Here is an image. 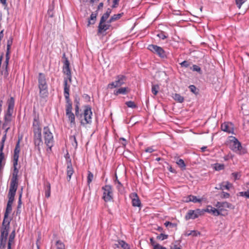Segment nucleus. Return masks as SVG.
<instances>
[{
	"label": "nucleus",
	"mask_w": 249,
	"mask_h": 249,
	"mask_svg": "<svg viewBox=\"0 0 249 249\" xmlns=\"http://www.w3.org/2000/svg\"><path fill=\"white\" fill-rule=\"evenodd\" d=\"M12 42H13V39L12 38H10L7 40L6 53H10V50L11 46L12 44Z\"/></svg>",
	"instance_id": "38"
},
{
	"label": "nucleus",
	"mask_w": 249,
	"mask_h": 249,
	"mask_svg": "<svg viewBox=\"0 0 249 249\" xmlns=\"http://www.w3.org/2000/svg\"><path fill=\"white\" fill-rule=\"evenodd\" d=\"M20 152V147H19V140L18 142L16 144L15 150H14V154L13 156L14 162L13 165L14 168V170H18L17 168V166L18 165V162L19 158V153Z\"/></svg>",
	"instance_id": "12"
},
{
	"label": "nucleus",
	"mask_w": 249,
	"mask_h": 249,
	"mask_svg": "<svg viewBox=\"0 0 249 249\" xmlns=\"http://www.w3.org/2000/svg\"><path fill=\"white\" fill-rule=\"evenodd\" d=\"M224 165L223 164L216 163L214 165V169L216 171L221 170L224 169Z\"/></svg>",
	"instance_id": "39"
},
{
	"label": "nucleus",
	"mask_w": 249,
	"mask_h": 249,
	"mask_svg": "<svg viewBox=\"0 0 249 249\" xmlns=\"http://www.w3.org/2000/svg\"><path fill=\"white\" fill-rule=\"evenodd\" d=\"M190 69L194 71H197L200 74L202 73L201 68L197 65H193L192 67H190Z\"/></svg>",
	"instance_id": "34"
},
{
	"label": "nucleus",
	"mask_w": 249,
	"mask_h": 249,
	"mask_svg": "<svg viewBox=\"0 0 249 249\" xmlns=\"http://www.w3.org/2000/svg\"><path fill=\"white\" fill-rule=\"evenodd\" d=\"M11 116L12 115H9L7 113H6L5 114V117H4L5 122L3 124V127H5L7 124V123L10 122V121L11 120Z\"/></svg>",
	"instance_id": "33"
},
{
	"label": "nucleus",
	"mask_w": 249,
	"mask_h": 249,
	"mask_svg": "<svg viewBox=\"0 0 249 249\" xmlns=\"http://www.w3.org/2000/svg\"><path fill=\"white\" fill-rule=\"evenodd\" d=\"M177 163L178 166H179L181 168H183L184 169L185 167V164L184 163V161L182 159H179L178 160L177 162Z\"/></svg>",
	"instance_id": "44"
},
{
	"label": "nucleus",
	"mask_w": 249,
	"mask_h": 249,
	"mask_svg": "<svg viewBox=\"0 0 249 249\" xmlns=\"http://www.w3.org/2000/svg\"><path fill=\"white\" fill-rule=\"evenodd\" d=\"M56 249H66L64 244L60 240L56 242Z\"/></svg>",
	"instance_id": "35"
},
{
	"label": "nucleus",
	"mask_w": 249,
	"mask_h": 249,
	"mask_svg": "<svg viewBox=\"0 0 249 249\" xmlns=\"http://www.w3.org/2000/svg\"><path fill=\"white\" fill-rule=\"evenodd\" d=\"M97 14L92 13L90 17V19L89 20L88 26H89L90 24H93L96 18Z\"/></svg>",
	"instance_id": "31"
},
{
	"label": "nucleus",
	"mask_w": 249,
	"mask_h": 249,
	"mask_svg": "<svg viewBox=\"0 0 249 249\" xmlns=\"http://www.w3.org/2000/svg\"><path fill=\"white\" fill-rule=\"evenodd\" d=\"M6 137H7V135H5V134H4L2 139H1V140L0 142V151L1 150H3V148H4V142L6 141Z\"/></svg>",
	"instance_id": "37"
},
{
	"label": "nucleus",
	"mask_w": 249,
	"mask_h": 249,
	"mask_svg": "<svg viewBox=\"0 0 249 249\" xmlns=\"http://www.w3.org/2000/svg\"><path fill=\"white\" fill-rule=\"evenodd\" d=\"M93 178V174L91 172L88 171V183L89 184L92 181Z\"/></svg>",
	"instance_id": "47"
},
{
	"label": "nucleus",
	"mask_w": 249,
	"mask_h": 249,
	"mask_svg": "<svg viewBox=\"0 0 249 249\" xmlns=\"http://www.w3.org/2000/svg\"><path fill=\"white\" fill-rule=\"evenodd\" d=\"M34 143L38 151L40 150V146L43 145V142L41 138V129L39 127L38 121L35 119L33 123Z\"/></svg>",
	"instance_id": "1"
},
{
	"label": "nucleus",
	"mask_w": 249,
	"mask_h": 249,
	"mask_svg": "<svg viewBox=\"0 0 249 249\" xmlns=\"http://www.w3.org/2000/svg\"><path fill=\"white\" fill-rule=\"evenodd\" d=\"M72 103H68L66 105V115L70 122L71 126H74L75 124V116L74 114L72 112Z\"/></svg>",
	"instance_id": "8"
},
{
	"label": "nucleus",
	"mask_w": 249,
	"mask_h": 249,
	"mask_svg": "<svg viewBox=\"0 0 249 249\" xmlns=\"http://www.w3.org/2000/svg\"><path fill=\"white\" fill-rule=\"evenodd\" d=\"M126 80V77L123 75H119L114 82H113L108 85V87L110 89L115 88L121 87L123 85Z\"/></svg>",
	"instance_id": "7"
},
{
	"label": "nucleus",
	"mask_w": 249,
	"mask_h": 249,
	"mask_svg": "<svg viewBox=\"0 0 249 249\" xmlns=\"http://www.w3.org/2000/svg\"><path fill=\"white\" fill-rule=\"evenodd\" d=\"M168 235L163 233H160L159 235L157 236V238L159 240H163L168 238Z\"/></svg>",
	"instance_id": "46"
},
{
	"label": "nucleus",
	"mask_w": 249,
	"mask_h": 249,
	"mask_svg": "<svg viewBox=\"0 0 249 249\" xmlns=\"http://www.w3.org/2000/svg\"><path fill=\"white\" fill-rule=\"evenodd\" d=\"M148 49L154 53H157L160 57L164 58L166 56L163 49L157 45L151 44L148 47Z\"/></svg>",
	"instance_id": "9"
},
{
	"label": "nucleus",
	"mask_w": 249,
	"mask_h": 249,
	"mask_svg": "<svg viewBox=\"0 0 249 249\" xmlns=\"http://www.w3.org/2000/svg\"><path fill=\"white\" fill-rule=\"evenodd\" d=\"M15 195L14 194H8V204H13V202L14 200V198H15Z\"/></svg>",
	"instance_id": "43"
},
{
	"label": "nucleus",
	"mask_w": 249,
	"mask_h": 249,
	"mask_svg": "<svg viewBox=\"0 0 249 249\" xmlns=\"http://www.w3.org/2000/svg\"><path fill=\"white\" fill-rule=\"evenodd\" d=\"M201 214V211L199 209L196 210H189L185 216V219L189 220L190 219H194L197 218L199 215Z\"/></svg>",
	"instance_id": "13"
},
{
	"label": "nucleus",
	"mask_w": 249,
	"mask_h": 249,
	"mask_svg": "<svg viewBox=\"0 0 249 249\" xmlns=\"http://www.w3.org/2000/svg\"><path fill=\"white\" fill-rule=\"evenodd\" d=\"M69 91H70V86L68 85L67 80L66 79H65L64 80V96L66 99V100L67 104L71 103V102L70 101V97H69V96H70Z\"/></svg>",
	"instance_id": "16"
},
{
	"label": "nucleus",
	"mask_w": 249,
	"mask_h": 249,
	"mask_svg": "<svg viewBox=\"0 0 249 249\" xmlns=\"http://www.w3.org/2000/svg\"><path fill=\"white\" fill-rule=\"evenodd\" d=\"M189 88L191 91H192L194 93H196V88L194 85H191L189 86Z\"/></svg>",
	"instance_id": "58"
},
{
	"label": "nucleus",
	"mask_w": 249,
	"mask_h": 249,
	"mask_svg": "<svg viewBox=\"0 0 249 249\" xmlns=\"http://www.w3.org/2000/svg\"><path fill=\"white\" fill-rule=\"evenodd\" d=\"M115 183H117V187L118 189H120L122 187V185L121 183L118 180L117 176L116 175V179L115 180Z\"/></svg>",
	"instance_id": "56"
},
{
	"label": "nucleus",
	"mask_w": 249,
	"mask_h": 249,
	"mask_svg": "<svg viewBox=\"0 0 249 249\" xmlns=\"http://www.w3.org/2000/svg\"><path fill=\"white\" fill-rule=\"evenodd\" d=\"M226 184L225 185L223 184H220L219 187H215V188L221 190H223L224 189L229 190L230 188L232 187V184L228 181L226 182Z\"/></svg>",
	"instance_id": "27"
},
{
	"label": "nucleus",
	"mask_w": 249,
	"mask_h": 249,
	"mask_svg": "<svg viewBox=\"0 0 249 249\" xmlns=\"http://www.w3.org/2000/svg\"><path fill=\"white\" fill-rule=\"evenodd\" d=\"M74 172L73 169L72 168L71 161L70 160L69 162L67 163V179L68 181H70L71 179V177Z\"/></svg>",
	"instance_id": "20"
},
{
	"label": "nucleus",
	"mask_w": 249,
	"mask_h": 249,
	"mask_svg": "<svg viewBox=\"0 0 249 249\" xmlns=\"http://www.w3.org/2000/svg\"><path fill=\"white\" fill-rule=\"evenodd\" d=\"M9 54H10V53H6V60H5V62L6 63V66H7V65H8L9 60L10 59Z\"/></svg>",
	"instance_id": "61"
},
{
	"label": "nucleus",
	"mask_w": 249,
	"mask_h": 249,
	"mask_svg": "<svg viewBox=\"0 0 249 249\" xmlns=\"http://www.w3.org/2000/svg\"><path fill=\"white\" fill-rule=\"evenodd\" d=\"M186 201L187 202H193L194 203H197V202H201L202 201V199L197 198L196 197V196L190 195L187 197Z\"/></svg>",
	"instance_id": "25"
},
{
	"label": "nucleus",
	"mask_w": 249,
	"mask_h": 249,
	"mask_svg": "<svg viewBox=\"0 0 249 249\" xmlns=\"http://www.w3.org/2000/svg\"><path fill=\"white\" fill-rule=\"evenodd\" d=\"M6 222H7V224H5L6 223H4V221L3 220L2 228L0 231V238L7 239V236L8 235L10 228V221H7Z\"/></svg>",
	"instance_id": "11"
},
{
	"label": "nucleus",
	"mask_w": 249,
	"mask_h": 249,
	"mask_svg": "<svg viewBox=\"0 0 249 249\" xmlns=\"http://www.w3.org/2000/svg\"><path fill=\"white\" fill-rule=\"evenodd\" d=\"M18 170H14V173H13L12 177L11 178V180L10 184V189L8 192L9 194H16L18 186Z\"/></svg>",
	"instance_id": "5"
},
{
	"label": "nucleus",
	"mask_w": 249,
	"mask_h": 249,
	"mask_svg": "<svg viewBox=\"0 0 249 249\" xmlns=\"http://www.w3.org/2000/svg\"><path fill=\"white\" fill-rule=\"evenodd\" d=\"M12 204H8V203L7 204V207H6V211L4 213V218H3L4 223H6V222L7 221H8L7 220V218H8L9 214L12 211Z\"/></svg>",
	"instance_id": "24"
},
{
	"label": "nucleus",
	"mask_w": 249,
	"mask_h": 249,
	"mask_svg": "<svg viewBox=\"0 0 249 249\" xmlns=\"http://www.w3.org/2000/svg\"><path fill=\"white\" fill-rule=\"evenodd\" d=\"M111 12V10L110 8H108L106 13L101 17L100 20H102V22H105L108 18Z\"/></svg>",
	"instance_id": "26"
},
{
	"label": "nucleus",
	"mask_w": 249,
	"mask_h": 249,
	"mask_svg": "<svg viewBox=\"0 0 249 249\" xmlns=\"http://www.w3.org/2000/svg\"><path fill=\"white\" fill-rule=\"evenodd\" d=\"M70 140L72 142V144L73 146L76 147L77 146V142L75 135L71 136L70 137Z\"/></svg>",
	"instance_id": "40"
},
{
	"label": "nucleus",
	"mask_w": 249,
	"mask_h": 249,
	"mask_svg": "<svg viewBox=\"0 0 249 249\" xmlns=\"http://www.w3.org/2000/svg\"><path fill=\"white\" fill-rule=\"evenodd\" d=\"M15 230H13L10 234L8 243H10L11 244H12L15 237Z\"/></svg>",
	"instance_id": "36"
},
{
	"label": "nucleus",
	"mask_w": 249,
	"mask_h": 249,
	"mask_svg": "<svg viewBox=\"0 0 249 249\" xmlns=\"http://www.w3.org/2000/svg\"><path fill=\"white\" fill-rule=\"evenodd\" d=\"M159 89L160 87L158 85L153 84L152 85L151 91L154 95H156L158 94Z\"/></svg>",
	"instance_id": "32"
},
{
	"label": "nucleus",
	"mask_w": 249,
	"mask_h": 249,
	"mask_svg": "<svg viewBox=\"0 0 249 249\" xmlns=\"http://www.w3.org/2000/svg\"><path fill=\"white\" fill-rule=\"evenodd\" d=\"M127 88H121L114 91L115 95H118L120 94H125L127 92Z\"/></svg>",
	"instance_id": "28"
},
{
	"label": "nucleus",
	"mask_w": 249,
	"mask_h": 249,
	"mask_svg": "<svg viewBox=\"0 0 249 249\" xmlns=\"http://www.w3.org/2000/svg\"><path fill=\"white\" fill-rule=\"evenodd\" d=\"M7 239L0 238V249H4L6 246Z\"/></svg>",
	"instance_id": "42"
},
{
	"label": "nucleus",
	"mask_w": 249,
	"mask_h": 249,
	"mask_svg": "<svg viewBox=\"0 0 249 249\" xmlns=\"http://www.w3.org/2000/svg\"><path fill=\"white\" fill-rule=\"evenodd\" d=\"M92 112L90 107H87L84 110V120L81 121V124L85 125L91 123Z\"/></svg>",
	"instance_id": "10"
},
{
	"label": "nucleus",
	"mask_w": 249,
	"mask_h": 249,
	"mask_svg": "<svg viewBox=\"0 0 249 249\" xmlns=\"http://www.w3.org/2000/svg\"><path fill=\"white\" fill-rule=\"evenodd\" d=\"M38 81L40 96L42 98H45L48 95V86L45 75L42 73H39Z\"/></svg>",
	"instance_id": "3"
},
{
	"label": "nucleus",
	"mask_w": 249,
	"mask_h": 249,
	"mask_svg": "<svg viewBox=\"0 0 249 249\" xmlns=\"http://www.w3.org/2000/svg\"><path fill=\"white\" fill-rule=\"evenodd\" d=\"M130 197L132 199V204L133 206L140 207L141 206V203L140 200L136 193H131L130 195Z\"/></svg>",
	"instance_id": "15"
},
{
	"label": "nucleus",
	"mask_w": 249,
	"mask_h": 249,
	"mask_svg": "<svg viewBox=\"0 0 249 249\" xmlns=\"http://www.w3.org/2000/svg\"><path fill=\"white\" fill-rule=\"evenodd\" d=\"M240 196H245L247 198H249V189L246 192H241L239 193Z\"/></svg>",
	"instance_id": "51"
},
{
	"label": "nucleus",
	"mask_w": 249,
	"mask_h": 249,
	"mask_svg": "<svg viewBox=\"0 0 249 249\" xmlns=\"http://www.w3.org/2000/svg\"><path fill=\"white\" fill-rule=\"evenodd\" d=\"M121 17H122V14H121L114 15L113 16H112L111 17V20H112L114 21L120 18Z\"/></svg>",
	"instance_id": "50"
},
{
	"label": "nucleus",
	"mask_w": 249,
	"mask_h": 249,
	"mask_svg": "<svg viewBox=\"0 0 249 249\" xmlns=\"http://www.w3.org/2000/svg\"><path fill=\"white\" fill-rule=\"evenodd\" d=\"M230 196V195L229 193L224 192H222V193L220 195V197L221 198H229Z\"/></svg>",
	"instance_id": "53"
},
{
	"label": "nucleus",
	"mask_w": 249,
	"mask_h": 249,
	"mask_svg": "<svg viewBox=\"0 0 249 249\" xmlns=\"http://www.w3.org/2000/svg\"><path fill=\"white\" fill-rule=\"evenodd\" d=\"M229 147L234 152L239 155H243L247 153L241 142L234 137H231L229 142Z\"/></svg>",
	"instance_id": "2"
},
{
	"label": "nucleus",
	"mask_w": 249,
	"mask_h": 249,
	"mask_svg": "<svg viewBox=\"0 0 249 249\" xmlns=\"http://www.w3.org/2000/svg\"><path fill=\"white\" fill-rule=\"evenodd\" d=\"M105 22H102V20H100L98 26V33H102L103 31H106L109 28L110 25L106 24Z\"/></svg>",
	"instance_id": "19"
},
{
	"label": "nucleus",
	"mask_w": 249,
	"mask_h": 249,
	"mask_svg": "<svg viewBox=\"0 0 249 249\" xmlns=\"http://www.w3.org/2000/svg\"><path fill=\"white\" fill-rule=\"evenodd\" d=\"M119 0H113V4L112 6V8H115L117 7V5H118Z\"/></svg>",
	"instance_id": "63"
},
{
	"label": "nucleus",
	"mask_w": 249,
	"mask_h": 249,
	"mask_svg": "<svg viewBox=\"0 0 249 249\" xmlns=\"http://www.w3.org/2000/svg\"><path fill=\"white\" fill-rule=\"evenodd\" d=\"M155 150H154L153 148V147H149L145 149V151L147 153H152L153 152L155 151Z\"/></svg>",
	"instance_id": "59"
},
{
	"label": "nucleus",
	"mask_w": 249,
	"mask_h": 249,
	"mask_svg": "<svg viewBox=\"0 0 249 249\" xmlns=\"http://www.w3.org/2000/svg\"><path fill=\"white\" fill-rule=\"evenodd\" d=\"M45 196L49 198L51 195V184L48 181L44 183Z\"/></svg>",
	"instance_id": "23"
},
{
	"label": "nucleus",
	"mask_w": 249,
	"mask_h": 249,
	"mask_svg": "<svg viewBox=\"0 0 249 249\" xmlns=\"http://www.w3.org/2000/svg\"><path fill=\"white\" fill-rule=\"evenodd\" d=\"M63 72L64 73H65L67 76L68 78L70 80V81H71V70L70 68V63L67 59H66L64 62V66L63 67Z\"/></svg>",
	"instance_id": "18"
},
{
	"label": "nucleus",
	"mask_w": 249,
	"mask_h": 249,
	"mask_svg": "<svg viewBox=\"0 0 249 249\" xmlns=\"http://www.w3.org/2000/svg\"><path fill=\"white\" fill-rule=\"evenodd\" d=\"M221 130L228 133H233V128L231 123H224L221 125Z\"/></svg>",
	"instance_id": "14"
},
{
	"label": "nucleus",
	"mask_w": 249,
	"mask_h": 249,
	"mask_svg": "<svg viewBox=\"0 0 249 249\" xmlns=\"http://www.w3.org/2000/svg\"><path fill=\"white\" fill-rule=\"evenodd\" d=\"M215 206L218 208L220 212L225 210L227 208H231L232 205L227 202H217Z\"/></svg>",
	"instance_id": "17"
},
{
	"label": "nucleus",
	"mask_w": 249,
	"mask_h": 249,
	"mask_svg": "<svg viewBox=\"0 0 249 249\" xmlns=\"http://www.w3.org/2000/svg\"><path fill=\"white\" fill-rule=\"evenodd\" d=\"M190 64H191V63L187 61H184L180 64V65H181V66L182 67H185V68L188 67L189 66H190Z\"/></svg>",
	"instance_id": "52"
},
{
	"label": "nucleus",
	"mask_w": 249,
	"mask_h": 249,
	"mask_svg": "<svg viewBox=\"0 0 249 249\" xmlns=\"http://www.w3.org/2000/svg\"><path fill=\"white\" fill-rule=\"evenodd\" d=\"M185 235L187 236H190V235H193L194 236H197V233H196V231H190L188 232H186L185 233Z\"/></svg>",
	"instance_id": "49"
},
{
	"label": "nucleus",
	"mask_w": 249,
	"mask_h": 249,
	"mask_svg": "<svg viewBox=\"0 0 249 249\" xmlns=\"http://www.w3.org/2000/svg\"><path fill=\"white\" fill-rule=\"evenodd\" d=\"M117 247L121 246L124 249H130L129 245L123 240H120L118 242V244H115Z\"/></svg>",
	"instance_id": "29"
},
{
	"label": "nucleus",
	"mask_w": 249,
	"mask_h": 249,
	"mask_svg": "<svg viewBox=\"0 0 249 249\" xmlns=\"http://www.w3.org/2000/svg\"><path fill=\"white\" fill-rule=\"evenodd\" d=\"M104 190L103 198L106 202L109 201L113 199L112 187L109 185L103 187Z\"/></svg>",
	"instance_id": "6"
},
{
	"label": "nucleus",
	"mask_w": 249,
	"mask_h": 249,
	"mask_svg": "<svg viewBox=\"0 0 249 249\" xmlns=\"http://www.w3.org/2000/svg\"><path fill=\"white\" fill-rule=\"evenodd\" d=\"M205 211L209 213H211L215 216H218L220 214V213L218 209H216L211 206H208Z\"/></svg>",
	"instance_id": "22"
},
{
	"label": "nucleus",
	"mask_w": 249,
	"mask_h": 249,
	"mask_svg": "<svg viewBox=\"0 0 249 249\" xmlns=\"http://www.w3.org/2000/svg\"><path fill=\"white\" fill-rule=\"evenodd\" d=\"M231 176L234 178V180L239 179L241 177V174L239 172L232 173Z\"/></svg>",
	"instance_id": "45"
},
{
	"label": "nucleus",
	"mask_w": 249,
	"mask_h": 249,
	"mask_svg": "<svg viewBox=\"0 0 249 249\" xmlns=\"http://www.w3.org/2000/svg\"><path fill=\"white\" fill-rule=\"evenodd\" d=\"M170 249H181L179 247H178L177 245H174L173 246H171Z\"/></svg>",
	"instance_id": "64"
},
{
	"label": "nucleus",
	"mask_w": 249,
	"mask_h": 249,
	"mask_svg": "<svg viewBox=\"0 0 249 249\" xmlns=\"http://www.w3.org/2000/svg\"><path fill=\"white\" fill-rule=\"evenodd\" d=\"M173 98L175 101L180 103L183 102L184 100V97L178 93H175V94H174V95L173 96Z\"/></svg>",
	"instance_id": "30"
},
{
	"label": "nucleus",
	"mask_w": 249,
	"mask_h": 249,
	"mask_svg": "<svg viewBox=\"0 0 249 249\" xmlns=\"http://www.w3.org/2000/svg\"><path fill=\"white\" fill-rule=\"evenodd\" d=\"M126 105L128 107L132 108H134L137 107L135 103L133 101H130L125 103Z\"/></svg>",
	"instance_id": "41"
},
{
	"label": "nucleus",
	"mask_w": 249,
	"mask_h": 249,
	"mask_svg": "<svg viewBox=\"0 0 249 249\" xmlns=\"http://www.w3.org/2000/svg\"><path fill=\"white\" fill-rule=\"evenodd\" d=\"M14 107V98L11 97L8 102V107L6 113L9 115H12Z\"/></svg>",
	"instance_id": "21"
},
{
	"label": "nucleus",
	"mask_w": 249,
	"mask_h": 249,
	"mask_svg": "<svg viewBox=\"0 0 249 249\" xmlns=\"http://www.w3.org/2000/svg\"><path fill=\"white\" fill-rule=\"evenodd\" d=\"M164 225L166 227L170 226V227L173 228V227H176L177 224H175V223H171V222H169V221H166V222H165Z\"/></svg>",
	"instance_id": "55"
},
{
	"label": "nucleus",
	"mask_w": 249,
	"mask_h": 249,
	"mask_svg": "<svg viewBox=\"0 0 249 249\" xmlns=\"http://www.w3.org/2000/svg\"><path fill=\"white\" fill-rule=\"evenodd\" d=\"M154 249H167L165 247H162L159 244L154 246Z\"/></svg>",
	"instance_id": "60"
},
{
	"label": "nucleus",
	"mask_w": 249,
	"mask_h": 249,
	"mask_svg": "<svg viewBox=\"0 0 249 249\" xmlns=\"http://www.w3.org/2000/svg\"><path fill=\"white\" fill-rule=\"evenodd\" d=\"M53 7H50L48 10V15L51 18H53Z\"/></svg>",
	"instance_id": "54"
},
{
	"label": "nucleus",
	"mask_w": 249,
	"mask_h": 249,
	"mask_svg": "<svg viewBox=\"0 0 249 249\" xmlns=\"http://www.w3.org/2000/svg\"><path fill=\"white\" fill-rule=\"evenodd\" d=\"M42 134L44 143L47 146L48 149L51 150L52 147L53 145L54 139L53 133L48 126H45L43 128Z\"/></svg>",
	"instance_id": "4"
},
{
	"label": "nucleus",
	"mask_w": 249,
	"mask_h": 249,
	"mask_svg": "<svg viewBox=\"0 0 249 249\" xmlns=\"http://www.w3.org/2000/svg\"><path fill=\"white\" fill-rule=\"evenodd\" d=\"M157 36L162 39H164L167 38V36L163 32H161L158 34Z\"/></svg>",
	"instance_id": "57"
},
{
	"label": "nucleus",
	"mask_w": 249,
	"mask_h": 249,
	"mask_svg": "<svg viewBox=\"0 0 249 249\" xmlns=\"http://www.w3.org/2000/svg\"><path fill=\"white\" fill-rule=\"evenodd\" d=\"M150 244L153 247V248H154V246L158 244V243H156L155 241H154L153 238H151L150 239Z\"/></svg>",
	"instance_id": "62"
},
{
	"label": "nucleus",
	"mask_w": 249,
	"mask_h": 249,
	"mask_svg": "<svg viewBox=\"0 0 249 249\" xmlns=\"http://www.w3.org/2000/svg\"><path fill=\"white\" fill-rule=\"evenodd\" d=\"M247 0H235L236 4L239 8H240L242 5Z\"/></svg>",
	"instance_id": "48"
}]
</instances>
